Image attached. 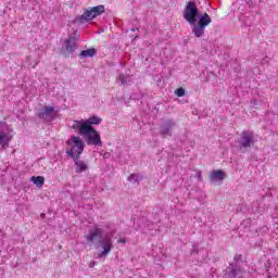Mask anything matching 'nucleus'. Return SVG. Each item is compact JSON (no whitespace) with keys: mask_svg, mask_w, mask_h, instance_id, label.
Segmentation results:
<instances>
[{"mask_svg":"<svg viewBox=\"0 0 278 278\" xmlns=\"http://www.w3.org/2000/svg\"><path fill=\"white\" fill-rule=\"evenodd\" d=\"M182 18H185V21L191 25V34H193L195 38H203L205 36V27L212 23V17H210V14H201L197 3L192 1L187 2L182 11Z\"/></svg>","mask_w":278,"mask_h":278,"instance_id":"f257e3e1","label":"nucleus"},{"mask_svg":"<svg viewBox=\"0 0 278 278\" xmlns=\"http://www.w3.org/2000/svg\"><path fill=\"white\" fill-rule=\"evenodd\" d=\"M85 238L89 244H93L94 249L97 251H100V253L98 254V257H100V260L108 257V255H110V253H112V250L114 249L112 237L103 236L102 228L94 227L90 229Z\"/></svg>","mask_w":278,"mask_h":278,"instance_id":"f03ea898","label":"nucleus"},{"mask_svg":"<svg viewBox=\"0 0 278 278\" xmlns=\"http://www.w3.org/2000/svg\"><path fill=\"white\" fill-rule=\"evenodd\" d=\"M67 147H71L70 149L65 150V153L67 156L73 160L75 164V173H86L88 170V164L85 161H81V153H84V150L86 149V143L84 142V139L77 136H72L67 142Z\"/></svg>","mask_w":278,"mask_h":278,"instance_id":"7ed1b4c3","label":"nucleus"},{"mask_svg":"<svg viewBox=\"0 0 278 278\" xmlns=\"http://www.w3.org/2000/svg\"><path fill=\"white\" fill-rule=\"evenodd\" d=\"M244 261L242 260V254H236L233 256L232 263L226 268L224 277L225 278H244V267H242Z\"/></svg>","mask_w":278,"mask_h":278,"instance_id":"20e7f679","label":"nucleus"},{"mask_svg":"<svg viewBox=\"0 0 278 278\" xmlns=\"http://www.w3.org/2000/svg\"><path fill=\"white\" fill-rule=\"evenodd\" d=\"M105 12V5L100 4L93 8L85 9L81 15H77L74 20V23L84 25V23H90V21H94L97 16H101Z\"/></svg>","mask_w":278,"mask_h":278,"instance_id":"39448f33","label":"nucleus"},{"mask_svg":"<svg viewBox=\"0 0 278 278\" xmlns=\"http://www.w3.org/2000/svg\"><path fill=\"white\" fill-rule=\"evenodd\" d=\"M255 142H257V139H255V132L253 130H242L240 137L237 140V144L241 153H247L249 149H252V147H255Z\"/></svg>","mask_w":278,"mask_h":278,"instance_id":"423d86ee","label":"nucleus"},{"mask_svg":"<svg viewBox=\"0 0 278 278\" xmlns=\"http://www.w3.org/2000/svg\"><path fill=\"white\" fill-rule=\"evenodd\" d=\"M77 36H79V31L75 30L73 36H70L62 48V54L66 58H71L77 51Z\"/></svg>","mask_w":278,"mask_h":278,"instance_id":"0eeeda50","label":"nucleus"},{"mask_svg":"<svg viewBox=\"0 0 278 278\" xmlns=\"http://www.w3.org/2000/svg\"><path fill=\"white\" fill-rule=\"evenodd\" d=\"M177 127V122L173 118H167L159 126V136L161 138H173V131Z\"/></svg>","mask_w":278,"mask_h":278,"instance_id":"6e6552de","label":"nucleus"},{"mask_svg":"<svg viewBox=\"0 0 278 278\" xmlns=\"http://www.w3.org/2000/svg\"><path fill=\"white\" fill-rule=\"evenodd\" d=\"M85 142L88 147H103V141H101V134L94 127L89 130V134L84 137Z\"/></svg>","mask_w":278,"mask_h":278,"instance_id":"1a4fd4ad","label":"nucleus"},{"mask_svg":"<svg viewBox=\"0 0 278 278\" xmlns=\"http://www.w3.org/2000/svg\"><path fill=\"white\" fill-rule=\"evenodd\" d=\"M91 128L92 126H90L86 119L74 121L73 129H76L79 136H83V138L89 134Z\"/></svg>","mask_w":278,"mask_h":278,"instance_id":"9d476101","label":"nucleus"},{"mask_svg":"<svg viewBox=\"0 0 278 278\" xmlns=\"http://www.w3.org/2000/svg\"><path fill=\"white\" fill-rule=\"evenodd\" d=\"M8 123L5 122H0V127H5ZM12 141V137L5 131H3V128H0V147L2 149H5L10 147V142Z\"/></svg>","mask_w":278,"mask_h":278,"instance_id":"9b49d317","label":"nucleus"},{"mask_svg":"<svg viewBox=\"0 0 278 278\" xmlns=\"http://www.w3.org/2000/svg\"><path fill=\"white\" fill-rule=\"evenodd\" d=\"M38 118H43L45 121H51L55 116V108L46 105L42 111L37 114Z\"/></svg>","mask_w":278,"mask_h":278,"instance_id":"f8f14e48","label":"nucleus"},{"mask_svg":"<svg viewBox=\"0 0 278 278\" xmlns=\"http://www.w3.org/2000/svg\"><path fill=\"white\" fill-rule=\"evenodd\" d=\"M227 174L222 169H215L210 175V181H224Z\"/></svg>","mask_w":278,"mask_h":278,"instance_id":"ddd939ff","label":"nucleus"},{"mask_svg":"<svg viewBox=\"0 0 278 278\" xmlns=\"http://www.w3.org/2000/svg\"><path fill=\"white\" fill-rule=\"evenodd\" d=\"M94 55H97V49L89 48L87 50L80 51L79 59L84 60V59H87V58H94Z\"/></svg>","mask_w":278,"mask_h":278,"instance_id":"4468645a","label":"nucleus"},{"mask_svg":"<svg viewBox=\"0 0 278 278\" xmlns=\"http://www.w3.org/2000/svg\"><path fill=\"white\" fill-rule=\"evenodd\" d=\"M30 181H33L34 186H37V188H42V186H45V177L42 176H33Z\"/></svg>","mask_w":278,"mask_h":278,"instance_id":"2eb2a0df","label":"nucleus"},{"mask_svg":"<svg viewBox=\"0 0 278 278\" xmlns=\"http://www.w3.org/2000/svg\"><path fill=\"white\" fill-rule=\"evenodd\" d=\"M142 176L140 174H130L128 176V181L130 184H140V181H142Z\"/></svg>","mask_w":278,"mask_h":278,"instance_id":"dca6fc26","label":"nucleus"},{"mask_svg":"<svg viewBox=\"0 0 278 278\" xmlns=\"http://www.w3.org/2000/svg\"><path fill=\"white\" fill-rule=\"evenodd\" d=\"M87 121V124L89 125V127H92V125H101V118L97 115H92L91 117H89Z\"/></svg>","mask_w":278,"mask_h":278,"instance_id":"f3484780","label":"nucleus"},{"mask_svg":"<svg viewBox=\"0 0 278 278\" xmlns=\"http://www.w3.org/2000/svg\"><path fill=\"white\" fill-rule=\"evenodd\" d=\"M175 94H176V97H186V89H184L182 87L177 88L175 90Z\"/></svg>","mask_w":278,"mask_h":278,"instance_id":"a211bd4d","label":"nucleus"},{"mask_svg":"<svg viewBox=\"0 0 278 278\" xmlns=\"http://www.w3.org/2000/svg\"><path fill=\"white\" fill-rule=\"evenodd\" d=\"M118 81H121L122 86H126L127 84V76L125 74L118 75Z\"/></svg>","mask_w":278,"mask_h":278,"instance_id":"6ab92c4d","label":"nucleus"},{"mask_svg":"<svg viewBox=\"0 0 278 278\" xmlns=\"http://www.w3.org/2000/svg\"><path fill=\"white\" fill-rule=\"evenodd\" d=\"M273 266V262L270 260H268L266 263H265V270L266 273H268V270H270V267Z\"/></svg>","mask_w":278,"mask_h":278,"instance_id":"aec40b11","label":"nucleus"},{"mask_svg":"<svg viewBox=\"0 0 278 278\" xmlns=\"http://www.w3.org/2000/svg\"><path fill=\"white\" fill-rule=\"evenodd\" d=\"M194 253H199V245L197 244H192V251H191V254H194Z\"/></svg>","mask_w":278,"mask_h":278,"instance_id":"412c9836","label":"nucleus"},{"mask_svg":"<svg viewBox=\"0 0 278 278\" xmlns=\"http://www.w3.org/2000/svg\"><path fill=\"white\" fill-rule=\"evenodd\" d=\"M251 105H253L254 108L258 105L257 99H253L251 101Z\"/></svg>","mask_w":278,"mask_h":278,"instance_id":"4be33fe9","label":"nucleus"},{"mask_svg":"<svg viewBox=\"0 0 278 278\" xmlns=\"http://www.w3.org/2000/svg\"><path fill=\"white\" fill-rule=\"evenodd\" d=\"M117 242H119L121 244H125V243L127 242V239L122 238V239H119Z\"/></svg>","mask_w":278,"mask_h":278,"instance_id":"5701e85b","label":"nucleus"},{"mask_svg":"<svg viewBox=\"0 0 278 278\" xmlns=\"http://www.w3.org/2000/svg\"><path fill=\"white\" fill-rule=\"evenodd\" d=\"M94 266H97V262H91V263L89 264V268H94Z\"/></svg>","mask_w":278,"mask_h":278,"instance_id":"b1692460","label":"nucleus"},{"mask_svg":"<svg viewBox=\"0 0 278 278\" xmlns=\"http://www.w3.org/2000/svg\"><path fill=\"white\" fill-rule=\"evenodd\" d=\"M198 179H199V181H201V179H203V176L201 175V172L198 173Z\"/></svg>","mask_w":278,"mask_h":278,"instance_id":"393cba45","label":"nucleus"},{"mask_svg":"<svg viewBox=\"0 0 278 278\" xmlns=\"http://www.w3.org/2000/svg\"><path fill=\"white\" fill-rule=\"evenodd\" d=\"M139 28H131L130 31H137Z\"/></svg>","mask_w":278,"mask_h":278,"instance_id":"a878e982","label":"nucleus"},{"mask_svg":"<svg viewBox=\"0 0 278 278\" xmlns=\"http://www.w3.org/2000/svg\"><path fill=\"white\" fill-rule=\"evenodd\" d=\"M137 38H140V36H138V35H137V36H135V39H137Z\"/></svg>","mask_w":278,"mask_h":278,"instance_id":"bb28decb","label":"nucleus"}]
</instances>
